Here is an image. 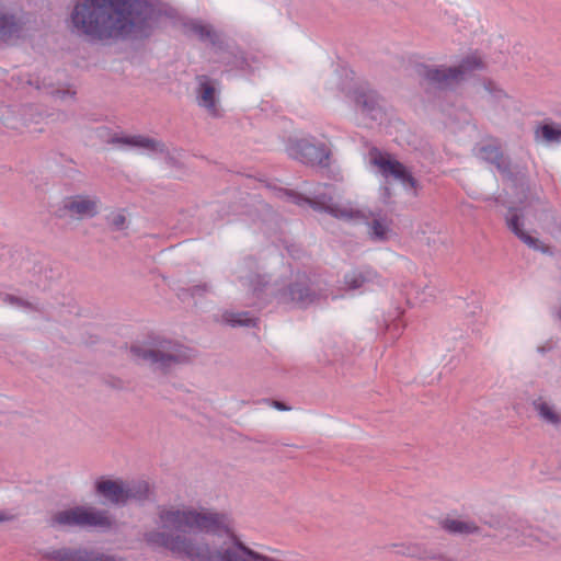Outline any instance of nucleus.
Returning a JSON list of instances; mask_svg holds the SVG:
<instances>
[{
	"label": "nucleus",
	"mask_w": 561,
	"mask_h": 561,
	"mask_svg": "<svg viewBox=\"0 0 561 561\" xmlns=\"http://www.w3.org/2000/svg\"><path fill=\"white\" fill-rule=\"evenodd\" d=\"M158 517L163 530L144 534L152 549L163 548L190 561H275L241 541L225 512L161 507Z\"/></svg>",
	"instance_id": "f257e3e1"
},
{
	"label": "nucleus",
	"mask_w": 561,
	"mask_h": 561,
	"mask_svg": "<svg viewBox=\"0 0 561 561\" xmlns=\"http://www.w3.org/2000/svg\"><path fill=\"white\" fill-rule=\"evenodd\" d=\"M163 16L175 18V9L157 8L148 0H78L70 22L79 34L96 41L148 39Z\"/></svg>",
	"instance_id": "f03ea898"
},
{
	"label": "nucleus",
	"mask_w": 561,
	"mask_h": 561,
	"mask_svg": "<svg viewBox=\"0 0 561 561\" xmlns=\"http://www.w3.org/2000/svg\"><path fill=\"white\" fill-rule=\"evenodd\" d=\"M129 352L135 360L149 363L153 369L163 375L169 374L174 365L190 360L186 346L159 334H149L144 343L131 344Z\"/></svg>",
	"instance_id": "7ed1b4c3"
},
{
	"label": "nucleus",
	"mask_w": 561,
	"mask_h": 561,
	"mask_svg": "<svg viewBox=\"0 0 561 561\" xmlns=\"http://www.w3.org/2000/svg\"><path fill=\"white\" fill-rule=\"evenodd\" d=\"M479 156L485 162L493 164L502 178L512 183L519 203H525L529 198L530 184L527 174L517 165L512 164L510 157L503 153L500 146L483 145L479 149Z\"/></svg>",
	"instance_id": "20e7f679"
},
{
	"label": "nucleus",
	"mask_w": 561,
	"mask_h": 561,
	"mask_svg": "<svg viewBox=\"0 0 561 561\" xmlns=\"http://www.w3.org/2000/svg\"><path fill=\"white\" fill-rule=\"evenodd\" d=\"M51 527H79L95 528L102 531L111 530L115 525V519L106 510H99L88 505H76L68 510L55 513L49 522Z\"/></svg>",
	"instance_id": "39448f33"
},
{
	"label": "nucleus",
	"mask_w": 561,
	"mask_h": 561,
	"mask_svg": "<svg viewBox=\"0 0 561 561\" xmlns=\"http://www.w3.org/2000/svg\"><path fill=\"white\" fill-rule=\"evenodd\" d=\"M285 194L290 201L299 206L309 205L312 209L318 211H324L334 218L342 220H367L368 217L364 211L353 208L342 207L333 202L331 195L325 193L317 194L313 197L305 196L291 190H285Z\"/></svg>",
	"instance_id": "423d86ee"
},
{
	"label": "nucleus",
	"mask_w": 561,
	"mask_h": 561,
	"mask_svg": "<svg viewBox=\"0 0 561 561\" xmlns=\"http://www.w3.org/2000/svg\"><path fill=\"white\" fill-rule=\"evenodd\" d=\"M287 152L289 157L306 165L320 168H328L330 165V148L324 142L317 141L313 136L289 138Z\"/></svg>",
	"instance_id": "0eeeda50"
},
{
	"label": "nucleus",
	"mask_w": 561,
	"mask_h": 561,
	"mask_svg": "<svg viewBox=\"0 0 561 561\" xmlns=\"http://www.w3.org/2000/svg\"><path fill=\"white\" fill-rule=\"evenodd\" d=\"M275 296L282 304H293L297 308L306 309L318 302L322 294L306 274H299L287 286L278 289Z\"/></svg>",
	"instance_id": "6e6552de"
},
{
	"label": "nucleus",
	"mask_w": 561,
	"mask_h": 561,
	"mask_svg": "<svg viewBox=\"0 0 561 561\" xmlns=\"http://www.w3.org/2000/svg\"><path fill=\"white\" fill-rule=\"evenodd\" d=\"M369 154L370 162L378 168L382 176L386 179L393 178L400 181L407 188L416 190L419 185L417 180L402 162L390 153L381 152L376 147L370 149Z\"/></svg>",
	"instance_id": "1a4fd4ad"
},
{
	"label": "nucleus",
	"mask_w": 561,
	"mask_h": 561,
	"mask_svg": "<svg viewBox=\"0 0 561 561\" xmlns=\"http://www.w3.org/2000/svg\"><path fill=\"white\" fill-rule=\"evenodd\" d=\"M415 72L420 78V85L426 92L430 89L446 90L451 82H455L450 75V67L417 64Z\"/></svg>",
	"instance_id": "9d476101"
},
{
	"label": "nucleus",
	"mask_w": 561,
	"mask_h": 561,
	"mask_svg": "<svg viewBox=\"0 0 561 561\" xmlns=\"http://www.w3.org/2000/svg\"><path fill=\"white\" fill-rule=\"evenodd\" d=\"M169 19L173 21L174 25L180 24L184 35H195L201 42H208L213 47L221 48L224 42L210 24H205L196 19L182 18L178 11L175 18Z\"/></svg>",
	"instance_id": "9b49d317"
},
{
	"label": "nucleus",
	"mask_w": 561,
	"mask_h": 561,
	"mask_svg": "<svg viewBox=\"0 0 561 561\" xmlns=\"http://www.w3.org/2000/svg\"><path fill=\"white\" fill-rule=\"evenodd\" d=\"M43 558L48 561H125L122 557L105 554L83 548H60L46 551Z\"/></svg>",
	"instance_id": "f8f14e48"
},
{
	"label": "nucleus",
	"mask_w": 561,
	"mask_h": 561,
	"mask_svg": "<svg viewBox=\"0 0 561 561\" xmlns=\"http://www.w3.org/2000/svg\"><path fill=\"white\" fill-rule=\"evenodd\" d=\"M356 108L373 121L382 118L383 110L379 93L368 87H357L353 91Z\"/></svg>",
	"instance_id": "ddd939ff"
},
{
	"label": "nucleus",
	"mask_w": 561,
	"mask_h": 561,
	"mask_svg": "<svg viewBox=\"0 0 561 561\" xmlns=\"http://www.w3.org/2000/svg\"><path fill=\"white\" fill-rule=\"evenodd\" d=\"M195 79L198 84L196 89L198 105L206 108L213 116H216L218 113L217 104L220 94V82L206 75H198Z\"/></svg>",
	"instance_id": "4468645a"
},
{
	"label": "nucleus",
	"mask_w": 561,
	"mask_h": 561,
	"mask_svg": "<svg viewBox=\"0 0 561 561\" xmlns=\"http://www.w3.org/2000/svg\"><path fill=\"white\" fill-rule=\"evenodd\" d=\"M505 222L507 228L529 248L542 253L549 252V247L524 230V213L522 208L510 206L508 213L505 215Z\"/></svg>",
	"instance_id": "2eb2a0df"
},
{
	"label": "nucleus",
	"mask_w": 561,
	"mask_h": 561,
	"mask_svg": "<svg viewBox=\"0 0 561 561\" xmlns=\"http://www.w3.org/2000/svg\"><path fill=\"white\" fill-rule=\"evenodd\" d=\"M95 494L116 506H125V482L121 479L100 477L94 482Z\"/></svg>",
	"instance_id": "dca6fc26"
},
{
	"label": "nucleus",
	"mask_w": 561,
	"mask_h": 561,
	"mask_svg": "<svg viewBox=\"0 0 561 561\" xmlns=\"http://www.w3.org/2000/svg\"><path fill=\"white\" fill-rule=\"evenodd\" d=\"M62 209L80 218H93L99 214L98 201L85 195L69 196L64 201Z\"/></svg>",
	"instance_id": "f3484780"
},
{
	"label": "nucleus",
	"mask_w": 561,
	"mask_h": 561,
	"mask_svg": "<svg viewBox=\"0 0 561 561\" xmlns=\"http://www.w3.org/2000/svg\"><path fill=\"white\" fill-rule=\"evenodd\" d=\"M110 142L111 144H121V145L130 146V147L145 148V149H149V150H152L156 152L165 151V145L162 141L157 140L154 138L147 137V136H142V135L119 136V135L115 134L111 138Z\"/></svg>",
	"instance_id": "a211bd4d"
},
{
	"label": "nucleus",
	"mask_w": 561,
	"mask_h": 561,
	"mask_svg": "<svg viewBox=\"0 0 561 561\" xmlns=\"http://www.w3.org/2000/svg\"><path fill=\"white\" fill-rule=\"evenodd\" d=\"M343 279L347 289L355 290L377 282L378 273L370 267H359L347 272Z\"/></svg>",
	"instance_id": "6ab92c4d"
},
{
	"label": "nucleus",
	"mask_w": 561,
	"mask_h": 561,
	"mask_svg": "<svg viewBox=\"0 0 561 561\" xmlns=\"http://www.w3.org/2000/svg\"><path fill=\"white\" fill-rule=\"evenodd\" d=\"M485 69V62L477 55H468L460 60L456 66L450 67V75L454 81L458 82L466 77L472 75L474 71H482Z\"/></svg>",
	"instance_id": "aec40b11"
},
{
	"label": "nucleus",
	"mask_w": 561,
	"mask_h": 561,
	"mask_svg": "<svg viewBox=\"0 0 561 561\" xmlns=\"http://www.w3.org/2000/svg\"><path fill=\"white\" fill-rule=\"evenodd\" d=\"M401 556L416 558L419 560H437V561H458L454 557L446 556L439 550L423 545H409L408 552H401Z\"/></svg>",
	"instance_id": "412c9836"
},
{
	"label": "nucleus",
	"mask_w": 561,
	"mask_h": 561,
	"mask_svg": "<svg viewBox=\"0 0 561 561\" xmlns=\"http://www.w3.org/2000/svg\"><path fill=\"white\" fill-rule=\"evenodd\" d=\"M125 505L129 501H135L138 504H144L146 501L150 499L152 493L150 485L145 480H137L125 482Z\"/></svg>",
	"instance_id": "4be33fe9"
},
{
	"label": "nucleus",
	"mask_w": 561,
	"mask_h": 561,
	"mask_svg": "<svg viewBox=\"0 0 561 561\" xmlns=\"http://www.w3.org/2000/svg\"><path fill=\"white\" fill-rule=\"evenodd\" d=\"M440 526L444 530L453 535L481 534L480 527L472 522L445 518L440 522Z\"/></svg>",
	"instance_id": "5701e85b"
},
{
	"label": "nucleus",
	"mask_w": 561,
	"mask_h": 561,
	"mask_svg": "<svg viewBox=\"0 0 561 561\" xmlns=\"http://www.w3.org/2000/svg\"><path fill=\"white\" fill-rule=\"evenodd\" d=\"M539 138L546 142L561 141V125L551 121L540 123L535 129V139Z\"/></svg>",
	"instance_id": "b1692460"
},
{
	"label": "nucleus",
	"mask_w": 561,
	"mask_h": 561,
	"mask_svg": "<svg viewBox=\"0 0 561 561\" xmlns=\"http://www.w3.org/2000/svg\"><path fill=\"white\" fill-rule=\"evenodd\" d=\"M533 407L546 423L554 426L561 425V414L554 410L553 405L538 398L533 401Z\"/></svg>",
	"instance_id": "393cba45"
},
{
	"label": "nucleus",
	"mask_w": 561,
	"mask_h": 561,
	"mask_svg": "<svg viewBox=\"0 0 561 561\" xmlns=\"http://www.w3.org/2000/svg\"><path fill=\"white\" fill-rule=\"evenodd\" d=\"M211 290V285L208 283H201L190 287H176V297L181 301L188 299L204 298Z\"/></svg>",
	"instance_id": "a878e982"
},
{
	"label": "nucleus",
	"mask_w": 561,
	"mask_h": 561,
	"mask_svg": "<svg viewBox=\"0 0 561 561\" xmlns=\"http://www.w3.org/2000/svg\"><path fill=\"white\" fill-rule=\"evenodd\" d=\"M20 24L13 14L0 12V41H7L20 32Z\"/></svg>",
	"instance_id": "bb28decb"
},
{
	"label": "nucleus",
	"mask_w": 561,
	"mask_h": 561,
	"mask_svg": "<svg viewBox=\"0 0 561 561\" xmlns=\"http://www.w3.org/2000/svg\"><path fill=\"white\" fill-rule=\"evenodd\" d=\"M225 321L236 328V327H247L252 328L256 327L257 319L255 317H251L249 312H237V313H226Z\"/></svg>",
	"instance_id": "cd10ccee"
},
{
	"label": "nucleus",
	"mask_w": 561,
	"mask_h": 561,
	"mask_svg": "<svg viewBox=\"0 0 561 561\" xmlns=\"http://www.w3.org/2000/svg\"><path fill=\"white\" fill-rule=\"evenodd\" d=\"M254 61V57L249 58L243 51H240L232 56V59L228 61V65L243 72L251 73L254 71V67L252 66V62Z\"/></svg>",
	"instance_id": "c85d7f7f"
},
{
	"label": "nucleus",
	"mask_w": 561,
	"mask_h": 561,
	"mask_svg": "<svg viewBox=\"0 0 561 561\" xmlns=\"http://www.w3.org/2000/svg\"><path fill=\"white\" fill-rule=\"evenodd\" d=\"M369 236L371 240L385 241L388 238L389 227L379 219H374L369 224Z\"/></svg>",
	"instance_id": "c756f323"
},
{
	"label": "nucleus",
	"mask_w": 561,
	"mask_h": 561,
	"mask_svg": "<svg viewBox=\"0 0 561 561\" xmlns=\"http://www.w3.org/2000/svg\"><path fill=\"white\" fill-rule=\"evenodd\" d=\"M106 221L108 226L115 231L126 229V217L122 211L111 213L108 216H106Z\"/></svg>",
	"instance_id": "7c9ffc66"
},
{
	"label": "nucleus",
	"mask_w": 561,
	"mask_h": 561,
	"mask_svg": "<svg viewBox=\"0 0 561 561\" xmlns=\"http://www.w3.org/2000/svg\"><path fill=\"white\" fill-rule=\"evenodd\" d=\"M483 87H484L485 91H488L497 101L507 96V94L504 92V90L496 87V84L490 79H484Z\"/></svg>",
	"instance_id": "2f4dec72"
},
{
	"label": "nucleus",
	"mask_w": 561,
	"mask_h": 561,
	"mask_svg": "<svg viewBox=\"0 0 561 561\" xmlns=\"http://www.w3.org/2000/svg\"><path fill=\"white\" fill-rule=\"evenodd\" d=\"M3 301L5 304H10V305H14V306H18V307H23V308H28V309H32V310H36V308L33 306L32 302L27 301V300H24L18 296H14V295H10V294H5L4 297H3Z\"/></svg>",
	"instance_id": "473e14b6"
},
{
	"label": "nucleus",
	"mask_w": 561,
	"mask_h": 561,
	"mask_svg": "<svg viewBox=\"0 0 561 561\" xmlns=\"http://www.w3.org/2000/svg\"><path fill=\"white\" fill-rule=\"evenodd\" d=\"M400 314H401V312L399 310H397L396 318L392 319L391 323L387 324V331L393 337H398L404 328L403 323L398 319L400 317Z\"/></svg>",
	"instance_id": "72a5a7b5"
},
{
	"label": "nucleus",
	"mask_w": 561,
	"mask_h": 561,
	"mask_svg": "<svg viewBox=\"0 0 561 561\" xmlns=\"http://www.w3.org/2000/svg\"><path fill=\"white\" fill-rule=\"evenodd\" d=\"M104 386L114 389V390H123L125 389V382L115 376H106L102 379Z\"/></svg>",
	"instance_id": "f704fd0d"
},
{
	"label": "nucleus",
	"mask_w": 561,
	"mask_h": 561,
	"mask_svg": "<svg viewBox=\"0 0 561 561\" xmlns=\"http://www.w3.org/2000/svg\"><path fill=\"white\" fill-rule=\"evenodd\" d=\"M162 153L165 154L164 160H165V163L170 168H174V169H183L184 168V164L180 161V159L173 152L169 151L167 147H165V151H163Z\"/></svg>",
	"instance_id": "c9c22d12"
},
{
	"label": "nucleus",
	"mask_w": 561,
	"mask_h": 561,
	"mask_svg": "<svg viewBox=\"0 0 561 561\" xmlns=\"http://www.w3.org/2000/svg\"><path fill=\"white\" fill-rule=\"evenodd\" d=\"M267 284L264 276L255 274L251 278V285L253 286V293L259 295V291L263 289V287Z\"/></svg>",
	"instance_id": "e433bc0d"
},
{
	"label": "nucleus",
	"mask_w": 561,
	"mask_h": 561,
	"mask_svg": "<svg viewBox=\"0 0 561 561\" xmlns=\"http://www.w3.org/2000/svg\"><path fill=\"white\" fill-rule=\"evenodd\" d=\"M272 407L278 411H289L291 408L279 400H271Z\"/></svg>",
	"instance_id": "4c0bfd02"
},
{
	"label": "nucleus",
	"mask_w": 561,
	"mask_h": 561,
	"mask_svg": "<svg viewBox=\"0 0 561 561\" xmlns=\"http://www.w3.org/2000/svg\"><path fill=\"white\" fill-rule=\"evenodd\" d=\"M380 196H381V199H382L383 203H386V204L389 203V199L391 197L390 187H388L386 185L382 186L381 187V195Z\"/></svg>",
	"instance_id": "58836bf2"
},
{
	"label": "nucleus",
	"mask_w": 561,
	"mask_h": 561,
	"mask_svg": "<svg viewBox=\"0 0 561 561\" xmlns=\"http://www.w3.org/2000/svg\"><path fill=\"white\" fill-rule=\"evenodd\" d=\"M14 519V516L4 512V511H0V523H4V522H10Z\"/></svg>",
	"instance_id": "ea45409f"
},
{
	"label": "nucleus",
	"mask_w": 561,
	"mask_h": 561,
	"mask_svg": "<svg viewBox=\"0 0 561 561\" xmlns=\"http://www.w3.org/2000/svg\"><path fill=\"white\" fill-rule=\"evenodd\" d=\"M491 528H497L500 526V520L497 518H492L489 522H485Z\"/></svg>",
	"instance_id": "a19ab883"
},
{
	"label": "nucleus",
	"mask_w": 561,
	"mask_h": 561,
	"mask_svg": "<svg viewBox=\"0 0 561 561\" xmlns=\"http://www.w3.org/2000/svg\"><path fill=\"white\" fill-rule=\"evenodd\" d=\"M392 547L393 548H400L399 550H397L398 554H401V552H408V550H409V546L392 545Z\"/></svg>",
	"instance_id": "79ce46f5"
},
{
	"label": "nucleus",
	"mask_w": 561,
	"mask_h": 561,
	"mask_svg": "<svg viewBox=\"0 0 561 561\" xmlns=\"http://www.w3.org/2000/svg\"><path fill=\"white\" fill-rule=\"evenodd\" d=\"M486 201H492L496 205H504V201H502L500 197H489Z\"/></svg>",
	"instance_id": "37998d69"
},
{
	"label": "nucleus",
	"mask_w": 561,
	"mask_h": 561,
	"mask_svg": "<svg viewBox=\"0 0 561 561\" xmlns=\"http://www.w3.org/2000/svg\"><path fill=\"white\" fill-rule=\"evenodd\" d=\"M559 319L561 320V310L559 311Z\"/></svg>",
	"instance_id": "c03bdc74"
}]
</instances>
